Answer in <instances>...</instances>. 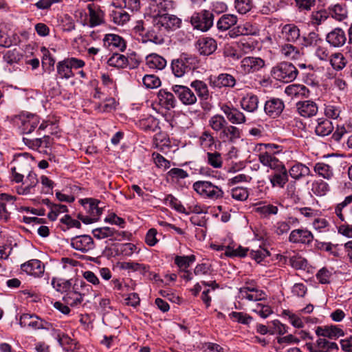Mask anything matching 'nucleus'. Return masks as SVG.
Here are the masks:
<instances>
[{"instance_id": "a211bd4d", "label": "nucleus", "mask_w": 352, "mask_h": 352, "mask_svg": "<svg viewBox=\"0 0 352 352\" xmlns=\"http://www.w3.org/2000/svg\"><path fill=\"white\" fill-rule=\"evenodd\" d=\"M314 239L312 233L306 229H296L291 232L289 241L294 243H310Z\"/></svg>"}, {"instance_id": "5701e85b", "label": "nucleus", "mask_w": 352, "mask_h": 352, "mask_svg": "<svg viewBox=\"0 0 352 352\" xmlns=\"http://www.w3.org/2000/svg\"><path fill=\"white\" fill-rule=\"evenodd\" d=\"M310 352H330L338 349V344L324 338H319L316 343L307 346Z\"/></svg>"}, {"instance_id": "0eeeda50", "label": "nucleus", "mask_w": 352, "mask_h": 352, "mask_svg": "<svg viewBox=\"0 0 352 352\" xmlns=\"http://www.w3.org/2000/svg\"><path fill=\"white\" fill-rule=\"evenodd\" d=\"M172 91L184 105H192L197 101L196 95L186 86L175 85L172 87Z\"/></svg>"}, {"instance_id": "774afa93", "label": "nucleus", "mask_w": 352, "mask_h": 352, "mask_svg": "<svg viewBox=\"0 0 352 352\" xmlns=\"http://www.w3.org/2000/svg\"><path fill=\"white\" fill-rule=\"evenodd\" d=\"M142 82L145 87L148 89L156 88L161 84L160 80L154 75L144 76Z\"/></svg>"}, {"instance_id": "2f4dec72", "label": "nucleus", "mask_w": 352, "mask_h": 352, "mask_svg": "<svg viewBox=\"0 0 352 352\" xmlns=\"http://www.w3.org/2000/svg\"><path fill=\"white\" fill-rule=\"evenodd\" d=\"M327 12L334 19L342 21L347 17V10L345 4L336 3L328 7Z\"/></svg>"}, {"instance_id": "37998d69", "label": "nucleus", "mask_w": 352, "mask_h": 352, "mask_svg": "<svg viewBox=\"0 0 352 352\" xmlns=\"http://www.w3.org/2000/svg\"><path fill=\"white\" fill-rule=\"evenodd\" d=\"M140 126L145 131H156L160 129L159 120L153 116H148L140 121Z\"/></svg>"}, {"instance_id": "473e14b6", "label": "nucleus", "mask_w": 352, "mask_h": 352, "mask_svg": "<svg viewBox=\"0 0 352 352\" xmlns=\"http://www.w3.org/2000/svg\"><path fill=\"white\" fill-rule=\"evenodd\" d=\"M146 61V65L151 69L162 70L166 65V59L157 54H151L147 56Z\"/></svg>"}, {"instance_id": "c03bdc74", "label": "nucleus", "mask_w": 352, "mask_h": 352, "mask_svg": "<svg viewBox=\"0 0 352 352\" xmlns=\"http://www.w3.org/2000/svg\"><path fill=\"white\" fill-rule=\"evenodd\" d=\"M179 58L182 62H183V64L188 72L195 69L199 65V59L194 55L182 54Z\"/></svg>"}, {"instance_id": "09e8293b", "label": "nucleus", "mask_w": 352, "mask_h": 352, "mask_svg": "<svg viewBox=\"0 0 352 352\" xmlns=\"http://www.w3.org/2000/svg\"><path fill=\"white\" fill-rule=\"evenodd\" d=\"M227 121L223 116L214 115L208 121L209 126L215 131H221L227 125Z\"/></svg>"}, {"instance_id": "bf43d9fd", "label": "nucleus", "mask_w": 352, "mask_h": 352, "mask_svg": "<svg viewBox=\"0 0 352 352\" xmlns=\"http://www.w3.org/2000/svg\"><path fill=\"white\" fill-rule=\"evenodd\" d=\"M256 147L260 151L265 150L263 153H268L272 155L282 151V146L275 144H258Z\"/></svg>"}, {"instance_id": "aec40b11", "label": "nucleus", "mask_w": 352, "mask_h": 352, "mask_svg": "<svg viewBox=\"0 0 352 352\" xmlns=\"http://www.w3.org/2000/svg\"><path fill=\"white\" fill-rule=\"evenodd\" d=\"M21 269L28 274L38 277L44 273L45 267L40 260L32 259L22 264Z\"/></svg>"}, {"instance_id": "6e6552de", "label": "nucleus", "mask_w": 352, "mask_h": 352, "mask_svg": "<svg viewBox=\"0 0 352 352\" xmlns=\"http://www.w3.org/2000/svg\"><path fill=\"white\" fill-rule=\"evenodd\" d=\"M19 324L21 327H30L32 329L37 330L41 329H48V323L36 315H30L24 314L21 316Z\"/></svg>"}, {"instance_id": "4468645a", "label": "nucleus", "mask_w": 352, "mask_h": 352, "mask_svg": "<svg viewBox=\"0 0 352 352\" xmlns=\"http://www.w3.org/2000/svg\"><path fill=\"white\" fill-rule=\"evenodd\" d=\"M281 38L289 43H296L300 36L299 28L294 23H288L282 27Z\"/></svg>"}, {"instance_id": "58836bf2", "label": "nucleus", "mask_w": 352, "mask_h": 352, "mask_svg": "<svg viewBox=\"0 0 352 352\" xmlns=\"http://www.w3.org/2000/svg\"><path fill=\"white\" fill-rule=\"evenodd\" d=\"M190 87L195 89L199 98L205 100L208 99L209 90L207 85L204 81L194 80L190 83Z\"/></svg>"}, {"instance_id": "f8f14e48", "label": "nucleus", "mask_w": 352, "mask_h": 352, "mask_svg": "<svg viewBox=\"0 0 352 352\" xmlns=\"http://www.w3.org/2000/svg\"><path fill=\"white\" fill-rule=\"evenodd\" d=\"M71 245L74 249L87 252L94 248V243L92 238L89 235H80L73 237Z\"/></svg>"}, {"instance_id": "7ed1b4c3", "label": "nucleus", "mask_w": 352, "mask_h": 352, "mask_svg": "<svg viewBox=\"0 0 352 352\" xmlns=\"http://www.w3.org/2000/svg\"><path fill=\"white\" fill-rule=\"evenodd\" d=\"M192 188L200 196L210 200L221 199L224 195L221 187L208 181H197L193 184Z\"/></svg>"}, {"instance_id": "8fccbe9b", "label": "nucleus", "mask_w": 352, "mask_h": 352, "mask_svg": "<svg viewBox=\"0 0 352 352\" xmlns=\"http://www.w3.org/2000/svg\"><path fill=\"white\" fill-rule=\"evenodd\" d=\"M280 52L283 56L289 59H296L300 55L298 49L292 44L282 45Z\"/></svg>"}, {"instance_id": "338daca9", "label": "nucleus", "mask_w": 352, "mask_h": 352, "mask_svg": "<svg viewBox=\"0 0 352 352\" xmlns=\"http://www.w3.org/2000/svg\"><path fill=\"white\" fill-rule=\"evenodd\" d=\"M249 250L248 248H242L241 246L238 247L236 249H234L230 246H227L226 248L225 255L228 257L233 256H245L247 254V252Z\"/></svg>"}, {"instance_id": "49530a36", "label": "nucleus", "mask_w": 352, "mask_h": 352, "mask_svg": "<svg viewBox=\"0 0 352 352\" xmlns=\"http://www.w3.org/2000/svg\"><path fill=\"white\" fill-rule=\"evenodd\" d=\"M57 72L61 78L68 79L74 76L67 59H64L57 63Z\"/></svg>"}, {"instance_id": "603ef678", "label": "nucleus", "mask_w": 352, "mask_h": 352, "mask_svg": "<svg viewBox=\"0 0 352 352\" xmlns=\"http://www.w3.org/2000/svg\"><path fill=\"white\" fill-rule=\"evenodd\" d=\"M171 69L175 76L177 78L182 77L186 72H188L179 58L172 60Z\"/></svg>"}, {"instance_id": "5fc2aeb1", "label": "nucleus", "mask_w": 352, "mask_h": 352, "mask_svg": "<svg viewBox=\"0 0 352 352\" xmlns=\"http://www.w3.org/2000/svg\"><path fill=\"white\" fill-rule=\"evenodd\" d=\"M27 180H32V184H28L25 187L19 188L17 191L20 195H28L31 192V190L36 186L38 181L36 175L34 173H30L27 177Z\"/></svg>"}, {"instance_id": "ea45409f", "label": "nucleus", "mask_w": 352, "mask_h": 352, "mask_svg": "<svg viewBox=\"0 0 352 352\" xmlns=\"http://www.w3.org/2000/svg\"><path fill=\"white\" fill-rule=\"evenodd\" d=\"M107 63L109 66L118 68L126 67L129 64V60L124 55L114 53L108 60Z\"/></svg>"}, {"instance_id": "ddd939ff", "label": "nucleus", "mask_w": 352, "mask_h": 352, "mask_svg": "<svg viewBox=\"0 0 352 352\" xmlns=\"http://www.w3.org/2000/svg\"><path fill=\"white\" fill-rule=\"evenodd\" d=\"M241 131L232 125H226L219 133V138L223 142L233 144L241 138Z\"/></svg>"}, {"instance_id": "1a4fd4ad", "label": "nucleus", "mask_w": 352, "mask_h": 352, "mask_svg": "<svg viewBox=\"0 0 352 352\" xmlns=\"http://www.w3.org/2000/svg\"><path fill=\"white\" fill-rule=\"evenodd\" d=\"M16 198L8 194L0 195V219L7 221L10 219V212L9 210H14L16 208L14 201Z\"/></svg>"}, {"instance_id": "f3484780", "label": "nucleus", "mask_w": 352, "mask_h": 352, "mask_svg": "<svg viewBox=\"0 0 352 352\" xmlns=\"http://www.w3.org/2000/svg\"><path fill=\"white\" fill-rule=\"evenodd\" d=\"M316 333L318 336L327 337L331 339H336L344 335L343 329L337 325L318 327Z\"/></svg>"}, {"instance_id": "9b49d317", "label": "nucleus", "mask_w": 352, "mask_h": 352, "mask_svg": "<svg viewBox=\"0 0 352 352\" xmlns=\"http://www.w3.org/2000/svg\"><path fill=\"white\" fill-rule=\"evenodd\" d=\"M209 84L212 87H234L236 85L235 78L229 74H220L217 76H210L209 78Z\"/></svg>"}, {"instance_id": "864d4df0", "label": "nucleus", "mask_w": 352, "mask_h": 352, "mask_svg": "<svg viewBox=\"0 0 352 352\" xmlns=\"http://www.w3.org/2000/svg\"><path fill=\"white\" fill-rule=\"evenodd\" d=\"M208 163L215 168H219L223 165V159L219 152L207 153Z\"/></svg>"}, {"instance_id": "6e6d98bb", "label": "nucleus", "mask_w": 352, "mask_h": 352, "mask_svg": "<svg viewBox=\"0 0 352 352\" xmlns=\"http://www.w3.org/2000/svg\"><path fill=\"white\" fill-rule=\"evenodd\" d=\"M342 112L341 107L333 104H329L325 106L324 114L325 116L331 119H338Z\"/></svg>"}, {"instance_id": "e433bc0d", "label": "nucleus", "mask_w": 352, "mask_h": 352, "mask_svg": "<svg viewBox=\"0 0 352 352\" xmlns=\"http://www.w3.org/2000/svg\"><path fill=\"white\" fill-rule=\"evenodd\" d=\"M85 294L82 291H76L72 289L68 294L64 296V300L72 307H76L80 305L83 302V298Z\"/></svg>"}, {"instance_id": "423d86ee", "label": "nucleus", "mask_w": 352, "mask_h": 352, "mask_svg": "<svg viewBox=\"0 0 352 352\" xmlns=\"http://www.w3.org/2000/svg\"><path fill=\"white\" fill-rule=\"evenodd\" d=\"M265 66V60L259 57L247 56L243 58L239 65V71L246 75L254 73Z\"/></svg>"}, {"instance_id": "6ab92c4d", "label": "nucleus", "mask_w": 352, "mask_h": 352, "mask_svg": "<svg viewBox=\"0 0 352 352\" xmlns=\"http://www.w3.org/2000/svg\"><path fill=\"white\" fill-rule=\"evenodd\" d=\"M326 41L330 45L340 47L344 45L346 37L342 29L336 28L327 34Z\"/></svg>"}, {"instance_id": "2eb2a0df", "label": "nucleus", "mask_w": 352, "mask_h": 352, "mask_svg": "<svg viewBox=\"0 0 352 352\" xmlns=\"http://www.w3.org/2000/svg\"><path fill=\"white\" fill-rule=\"evenodd\" d=\"M298 113L304 118H311L318 113V105L311 100L300 101L296 103Z\"/></svg>"}, {"instance_id": "9d476101", "label": "nucleus", "mask_w": 352, "mask_h": 352, "mask_svg": "<svg viewBox=\"0 0 352 352\" xmlns=\"http://www.w3.org/2000/svg\"><path fill=\"white\" fill-rule=\"evenodd\" d=\"M195 47L201 55L209 56L216 51L217 43L212 38L201 37L197 41Z\"/></svg>"}, {"instance_id": "c756f323", "label": "nucleus", "mask_w": 352, "mask_h": 352, "mask_svg": "<svg viewBox=\"0 0 352 352\" xmlns=\"http://www.w3.org/2000/svg\"><path fill=\"white\" fill-rule=\"evenodd\" d=\"M287 172L296 180L300 179L311 173L309 168L300 162L295 163Z\"/></svg>"}, {"instance_id": "a878e982", "label": "nucleus", "mask_w": 352, "mask_h": 352, "mask_svg": "<svg viewBox=\"0 0 352 352\" xmlns=\"http://www.w3.org/2000/svg\"><path fill=\"white\" fill-rule=\"evenodd\" d=\"M160 104L167 110L176 107L177 100L173 93L166 89H160L157 94Z\"/></svg>"}, {"instance_id": "0e129e2a", "label": "nucleus", "mask_w": 352, "mask_h": 352, "mask_svg": "<svg viewBox=\"0 0 352 352\" xmlns=\"http://www.w3.org/2000/svg\"><path fill=\"white\" fill-rule=\"evenodd\" d=\"M248 192L245 188L236 187L231 190V196L237 201H245L248 197Z\"/></svg>"}, {"instance_id": "680f3d73", "label": "nucleus", "mask_w": 352, "mask_h": 352, "mask_svg": "<svg viewBox=\"0 0 352 352\" xmlns=\"http://www.w3.org/2000/svg\"><path fill=\"white\" fill-rule=\"evenodd\" d=\"M195 261L194 255L190 256H177L175 258V264L179 268H188L190 265Z\"/></svg>"}, {"instance_id": "69168bd1", "label": "nucleus", "mask_w": 352, "mask_h": 352, "mask_svg": "<svg viewBox=\"0 0 352 352\" xmlns=\"http://www.w3.org/2000/svg\"><path fill=\"white\" fill-rule=\"evenodd\" d=\"M94 237L98 239H103L107 237H111L113 234V228L102 227L96 228L92 232Z\"/></svg>"}, {"instance_id": "7c9ffc66", "label": "nucleus", "mask_w": 352, "mask_h": 352, "mask_svg": "<svg viewBox=\"0 0 352 352\" xmlns=\"http://www.w3.org/2000/svg\"><path fill=\"white\" fill-rule=\"evenodd\" d=\"M333 131V126L332 122L324 118H318L317 120V125L315 128V132L318 136H327L331 133Z\"/></svg>"}, {"instance_id": "cd10ccee", "label": "nucleus", "mask_w": 352, "mask_h": 352, "mask_svg": "<svg viewBox=\"0 0 352 352\" xmlns=\"http://www.w3.org/2000/svg\"><path fill=\"white\" fill-rule=\"evenodd\" d=\"M258 98L253 94H247L240 101L241 108L250 113L255 112L258 107Z\"/></svg>"}, {"instance_id": "79ce46f5", "label": "nucleus", "mask_w": 352, "mask_h": 352, "mask_svg": "<svg viewBox=\"0 0 352 352\" xmlns=\"http://www.w3.org/2000/svg\"><path fill=\"white\" fill-rule=\"evenodd\" d=\"M111 21L116 25H123L129 20V14L124 10H115L110 14Z\"/></svg>"}, {"instance_id": "393cba45", "label": "nucleus", "mask_w": 352, "mask_h": 352, "mask_svg": "<svg viewBox=\"0 0 352 352\" xmlns=\"http://www.w3.org/2000/svg\"><path fill=\"white\" fill-rule=\"evenodd\" d=\"M256 33V28L250 23L246 22L233 28L228 32L230 38H236L242 35H254Z\"/></svg>"}, {"instance_id": "052dcab7", "label": "nucleus", "mask_w": 352, "mask_h": 352, "mask_svg": "<svg viewBox=\"0 0 352 352\" xmlns=\"http://www.w3.org/2000/svg\"><path fill=\"white\" fill-rule=\"evenodd\" d=\"M289 263L296 270L305 269L307 265V260L298 254L290 256Z\"/></svg>"}, {"instance_id": "4c0bfd02", "label": "nucleus", "mask_w": 352, "mask_h": 352, "mask_svg": "<svg viewBox=\"0 0 352 352\" xmlns=\"http://www.w3.org/2000/svg\"><path fill=\"white\" fill-rule=\"evenodd\" d=\"M329 17V13L327 10L320 9L311 12L309 19L310 23L314 26H318L324 23Z\"/></svg>"}, {"instance_id": "f257e3e1", "label": "nucleus", "mask_w": 352, "mask_h": 352, "mask_svg": "<svg viewBox=\"0 0 352 352\" xmlns=\"http://www.w3.org/2000/svg\"><path fill=\"white\" fill-rule=\"evenodd\" d=\"M153 28L146 32L145 37L148 41L155 44H162L164 36L178 29L182 20L174 14L158 13L151 16Z\"/></svg>"}, {"instance_id": "39448f33", "label": "nucleus", "mask_w": 352, "mask_h": 352, "mask_svg": "<svg viewBox=\"0 0 352 352\" xmlns=\"http://www.w3.org/2000/svg\"><path fill=\"white\" fill-rule=\"evenodd\" d=\"M13 121L23 133H31L39 123V118L36 115L32 113H21L15 116Z\"/></svg>"}, {"instance_id": "c9c22d12", "label": "nucleus", "mask_w": 352, "mask_h": 352, "mask_svg": "<svg viewBox=\"0 0 352 352\" xmlns=\"http://www.w3.org/2000/svg\"><path fill=\"white\" fill-rule=\"evenodd\" d=\"M177 4L173 0H157L154 6L155 8L152 11V15L158 13H167V12L174 10Z\"/></svg>"}, {"instance_id": "4d7b16f0", "label": "nucleus", "mask_w": 352, "mask_h": 352, "mask_svg": "<svg viewBox=\"0 0 352 352\" xmlns=\"http://www.w3.org/2000/svg\"><path fill=\"white\" fill-rule=\"evenodd\" d=\"M330 63L336 70H341L346 65L345 58L341 53L333 54L331 57Z\"/></svg>"}, {"instance_id": "20e7f679", "label": "nucleus", "mask_w": 352, "mask_h": 352, "mask_svg": "<svg viewBox=\"0 0 352 352\" xmlns=\"http://www.w3.org/2000/svg\"><path fill=\"white\" fill-rule=\"evenodd\" d=\"M214 14L206 10L194 12L190 22L195 30L205 32L209 30L214 24Z\"/></svg>"}, {"instance_id": "dca6fc26", "label": "nucleus", "mask_w": 352, "mask_h": 352, "mask_svg": "<svg viewBox=\"0 0 352 352\" xmlns=\"http://www.w3.org/2000/svg\"><path fill=\"white\" fill-rule=\"evenodd\" d=\"M285 108L284 103L279 98H272L266 101L264 106L265 113L272 118H276L283 112Z\"/></svg>"}, {"instance_id": "4be33fe9", "label": "nucleus", "mask_w": 352, "mask_h": 352, "mask_svg": "<svg viewBox=\"0 0 352 352\" xmlns=\"http://www.w3.org/2000/svg\"><path fill=\"white\" fill-rule=\"evenodd\" d=\"M221 110L226 116L227 119L233 124H240L245 122V116L238 109L223 105Z\"/></svg>"}, {"instance_id": "b1692460", "label": "nucleus", "mask_w": 352, "mask_h": 352, "mask_svg": "<svg viewBox=\"0 0 352 352\" xmlns=\"http://www.w3.org/2000/svg\"><path fill=\"white\" fill-rule=\"evenodd\" d=\"M258 160L263 166L270 167L274 171L283 169L285 167L282 162L268 153H261L258 155Z\"/></svg>"}, {"instance_id": "13d9d810", "label": "nucleus", "mask_w": 352, "mask_h": 352, "mask_svg": "<svg viewBox=\"0 0 352 352\" xmlns=\"http://www.w3.org/2000/svg\"><path fill=\"white\" fill-rule=\"evenodd\" d=\"M256 211L263 215L264 217H268L270 215H275L278 212V208L277 206L272 204H266L262 206H259L256 208Z\"/></svg>"}, {"instance_id": "e2e57ef3", "label": "nucleus", "mask_w": 352, "mask_h": 352, "mask_svg": "<svg viewBox=\"0 0 352 352\" xmlns=\"http://www.w3.org/2000/svg\"><path fill=\"white\" fill-rule=\"evenodd\" d=\"M234 7L239 13L242 14H246L252 8V1L234 0Z\"/></svg>"}, {"instance_id": "412c9836", "label": "nucleus", "mask_w": 352, "mask_h": 352, "mask_svg": "<svg viewBox=\"0 0 352 352\" xmlns=\"http://www.w3.org/2000/svg\"><path fill=\"white\" fill-rule=\"evenodd\" d=\"M104 45L110 50H118L123 52L126 49V42L119 35L114 34H106L103 38Z\"/></svg>"}, {"instance_id": "de8ad7c7", "label": "nucleus", "mask_w": 352, "mask_h": 352, "mask_svg": "<svg viewBox=\"0 0 352 352\" xmlns=\"http://www.w3.org/2000/svg\"><path fill=\"white\" fill-rule=\"evenodd\" d=\"M314 169L317 174L327 179H329L333 175L332 168L323 162L316 163Z\"/></svg>"}, {"instance_id": "a19ab883", "label": "nucleus", "mask_w": 352, "mask_h": 352, "mask_svg": "<svg viewBox=\"0 0 352 352\" xmlns=\"http://www.w3.org/2000/svg\"><path fill=\"white\" fill-rule=\"evenodd\" d=\"M285 93L291 96H307L309 94V89L303 85L293 84L285 88Z\"/></svg>"}, {"instance_id": "a18cd8bd", "label": "nucleus", "mask_w": 352, "mask_h": 352, "mask_svg": "<svg viewBox=\"0 0 352 352\" xmlns=\"http://www.w3.org/2000/svg\"><path fill=\"white\" fill-rule=\"evenodd\" d=\"M72 279L70 280H56L53 278L52 280V285L56 291L60 292H65L68 294L72 289Z\"/></svg>"}, {"instance_id": "f03ea898", "label": "nucleus", "mask_w": 352, "mask_h": 352, "mask_svg": "<svg viewBox=\"0 0 352 352\" xmlns=\"http://www.w3.org/2000/svg\"><path fill=\"white\" fill-rule=\"evenodd\" d=\"M298 74V69L291 63L281 62L271 70V75L273 78L283 82H289L294 80Z\"/></svg>"}, {"instance_id": "bb28decb", "label": "nucleus", "mask_w": 352, "mask_h": 352, "mask_svg": "<svg viewBox=\"0 0 352 352\" xmlns=\"http://www.w3.org/2000/svg\"><path fill=\"white\" fill-rule=\"evenodd\" d=\"M270 183L272 187L283 188L288 182V172L285 167L274 171V173L269 176Z\"/></svg>"}, {"instance_id": "3c124183", "label": "nucleus", "mask_w": 352, "mask_h": 352, "mask_svg": "<svg viewBox=\"0 0 352 352\" xmlns=\"http://www.w3.org/2000/svg\"><path fill=\"white\" fill-rule=\"evenodd\" d=\"M311 190L317 196H324L329 190V186L322 180L316 181L313 183Z\"/></svg>"}, {"instance_id": "f704fd0d", "label": "nucleus", "mask_w": 352, "mask_h": 352, "mask_svg": "<svg viewBox=\"0 0 352 352\" xmlns=\"http://www.w3.org/2000/svg\"><path fill=\"white\" fill-rule=\"evenodd\" d=\"M89 23L91 27H95L104 22V12L99 8L96 9L93 6L88 5Z\"/></svg>"}, {"instance_id": "72a5a7b5", "label": "nucleus", "mask_w": 352, "mask_h": 352, "mask_svg": "<svg viewBox=\"0 0 352 352\" xmlns=\"http://www.w3.org/2000/svg\"><path fill=\"white\" fill-rule=\"evenodd\" d=\"M237 23V17L234 14H223L217 22V27L220 31L229 30Z\"/></svg>"}, {"instance_id": "c85d7f7f", "label": "nucleus", "mask_w": 352, "mask_h": 352, "mask_svg": "<svg viewBox=\"0 0 352 352\" xmlns=\"http://www.w3.org/2000/svg\"><path fill=\"white\" fill-rule=\"evenodd\" d=\"M80 204L91 216L99 217L102 214V208L98 206L100 201L93 198L80 200Z\"/></svg>"}]
</instances>
